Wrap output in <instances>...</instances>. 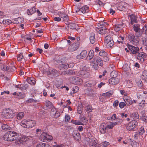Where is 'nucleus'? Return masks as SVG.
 <instances>
[{
	"mask_svg": "<svg viewBox=\"0 0 147 147\" xmlns=\"http://www.w3.org/2000/svg\"><path fill=\"white\" fill-rule=\"evenodd\" d=\"M19 134L14 131L7 132L3 137V140L8 141L12 142L17 139Z\"/></svg>",
	"mask_w": 147,
	"mask_h": 147,
	"instance_id": "f257e3e1",
	"label": "nucleus"
},
{
	"mask_svg": "<svg viewBox=\"0 0 147 147\" xmlns=\"http://www.w3.org/2000/svg\"><path fill=\"white\" fill-rule=\"evenodd\" d=\"M15 115V113L11 109H4L2 113L3 117L6 119H10L13 118Z\"/></svg>",
	"mask_w": 147,
	"mask_h": 147,
	"instance_id": "f03ea898",
	"label": "nucleus"
},
{
	"mask_svg": "<svg viewBox=\"0 0 147 147\" xmlns=\"http://www.w3.org/2000/svg\"><path fill=\"white\" fill-rule=\"evenodd\" d=\"M19 140L20 143H22L24 142H26V144H27V145L28 146L32 144V141L33 140V138L32 137L26 136H23Z\"/></svg>",
	"mask_w": 147,
	"mask_h": 147,
	"instance_id": "7ed1b4c3",
	"label": "nucleus"
},
{
	"mask_svg": "<svg viewBox=\"0 0 147 147\" xmlns=\"http://www.w3.org/2000/svg\"><path fill=\"white\" fill-rule=\"evenodd\" d=\"M136 37L134 36L133 34H129L128 36V38L129 41L133 44L137 45L139 42V39L138 37L140 36V34L138 35L136 34Z\"/></svg>",
	"mask_w": 147,
	"mask_h": 147,
	"instance_id": "20e7f679",
	"label": "nucleus"
},
{
	"mask_svg": "<svg viewBox=\"0 0 147 147\" xmlns=\"http://www.w3.org/2000/svg\"><path fill=\"white\" fill-rule=\"evenodd\" d=\"M53 138L52 136L45 132L42 133L40 135V140L42 141L47 142L52 140Z\"/></svg>",
	"mask_w": 147,
	"mask_h": 147,
	"instance_id": "39448f33",
	"label": "nucleus"
},
{
	"mask_svg": "<svg viewBox=\"0 0 147 147\" xmlns=\"http://www.w3.org/2000/svg\"><path fill=\"white\" fill-rule=\"evenodd\" d=\"M137 122L135 120H133L129 122L127 126V129L129 131L133 130L138 125Z\"/></svg>",
	"mask_w": 147,
	"mask_h": 147,
	"instance_id": "423d86ee",
	"label": "nucleus"
},
{
	"mask_svg": "<svg viewBox=\"0 0 147 147\" xmlns=\"http://www.w3.org/2000/svg\"><path fill=\"white\" fill-rule=\"evenodd\" d=\"M95 89L91 88H87L86 90V94L90 96H94L95 92Z\"/></svg>",
	"mask_w": 147,
	"mask_h": 147,
	"instance_id": "0eeeda50",
	"label": "nucleus"
},
{
	"mask_svg": "<svg viewBox=\"0 0 147 147\" xmlns=\"http://www.w3.org/2000/svg\"><path fill=\"white\" fill-rule=\"evenodd\" d=\"M26 124L27 128H31L35 125L36 123L34 121L29 119L26 120Z\"/></svg>",
	"mask_w": 147,
	"mask_h": 147,
	"instance_id": "6e6552de",
	"label": "nucleus"
},
{
	"mask_svg": "<svg viewBox=\"0 0 147 147\" xmlns=\"http://www.w3.org/2000/svg\"><path fill=\"white\" fill-rule=\"evenodd\" d=\"M82 79L80 78L76 77L72 78V83L74 84L80 85L82 84Z\"/></svg>",
	"mask_w": 147,
	"mask_h": 147,
	"instance_id": "1a4fd4ad",
	"label": "nucleus"
},
{
	"mask_svg": "<svg viewBox=\"0 0 147 147\" xmlns=\"http://www.w3.org/2000/svg\"><path fill=\"white\" fill-rule=\"evenodd\" d=\"M129 49L130 50L131 52L133 54L137 53L139 51V48L135 47L132 45H129L128 46Z\"/></svg>",
	"mask_w": 147,
	"mask_h": 147,
	"instance_id": "9d476101",
	"label": "nucleus"
},
{
	"mask_svg": "<svg viewBox=\"0 0 147 147\" xmlns=\"http://www.w3.org/2000/svg\"><path fill=\"white\" fill-rule=\"evenodd\" d=\"M119 82V79L118 78H111L109 80V83L113 85H115L117 84Z\"/></svg>",
	"mask_w": 147,
	"mask_h": 147,
	"instance_id": "9b49d317",
	"label": "nucleus"
},
{
	"mask_svg": "<svg viewBox=\"0 0 147 147\" xmlns=\"http://www.w3.org/2000/svg\"><path fill=\"white\" fill-rule=\"evenodd\" d=\"M87 55V51L86 50L83 51L77 55L76 58L78 59H81L84 58Z\"/></svg>",
	"mask_w": 147,
	"mask_h": 147,
	"instance_id": "f8f14e48",
	"label": "nucleus"
},
{
	"mask_svg": "<svg viewBox=\"0 0 147 147\" xmlns=\"http://www.w3.org/2000/svg\"><path fill=\"white\" fill-rule=\"evenodd\" d=\"M100 129L102 134H104L106 132V130L108 129L107 126L104 123L102 124L100 126Z\"/></svg>",
	"mask_w": 147,
	"mask_h": 147,
	"instance_id": "ddd939ff",
	"label": "nucleus"
},
{
	"mask_svg": "<svg viewBox=\"0 0 147 147\" xmlns=\"http://www.w3.org/2000/svg\"><path fill=\"white\" fill-rule=\"evenodd\" d=\"M93 60V62H94L96 60V63L99 66H102L103 65V61L100 57H97L96 58L94 57Z\"/></svg>",
	"mask_w": 147,
	"mask_h": 147,
	"instance_id": "4468645a",
	"label": "nucleus"
},
{
	"mask_svg": "<svg viewBox=\"0 0 147 147\" xmlns=\"http://www.w3.org/2000/svg\"><path fill=\"white\" fill-rule=\"evenodd\" d=\"M124 100L125 102V103L127 104V105L129 106L131 105L133 103L132 101L131 98L129 96H127L125 97Z\"/></svg>",
	"mask_w": 147,
	"mask_h": 147,
	"instance_id": "2eb2a0df",
	"label": "nucleus"
},
{
	"mask_svg": "<svg viewBox=\"0 0 147 147\" xmlns=\"http://www.w3.org/2000/svg\"><path fill=\"white\" fill-rule=\"evenodd\" d=\"M96 82L95 81H92L90 83L87 82L86 85L87 86L93 87V88L96 89Z\"/></svg>",
	"mask_w": 147,
	"mask_h": 147,
	"instance_id": "dca6fc26",
	"label": "nucleus"
},
{
	"mask_svg": "<svg viewBox=\"0 0 147 147\" xmlns=\"http://www.w3.org/2000/svg\"><path fill=\"white\" fill-rule=\"evenodd\" d=\"M130 17L131 20V25L133 24L134 23H137V18L135 15L132 14L130 15Z\"/></svg>",
	"mask_w": 147,
	"mask_h": 147,
	"instance_id": "f3484780",
	"label": "nucleus"
},
{
	"mask_svg": "<svg viewBox=\"0 0 147 147\" xmlns=\"http://www.w3.org/2000/svg\"><path fill=\"white\" fill-rule=\"evenodd\" d=\"M124 27L123 24L115 25L114 27V29L116 32H118L121 30Z\"/></svg>",
	"mask_w": 147,
	"mask_h": 147,
	"instance_id": "a211bd4d",
	"label": "nucleus"
},
{
	"mask_svg": "<svg viewBox=\"0 0 147 147\" xmlns=\"http://www.w3.org/2000/svg\"><path fill=\"white\" fill-rule=\"evenodd\" d=\"M133 28L134 30L136 33L140 34L139 31L140 30V25L138 24H134L133 26Z\"/></svg>",
	"mask_w": 147,
	"mask_h": 147,
	"instance_id": "6ab92c4d",
	"label": "nucleus"
},
{
	"mask_svg": "<svg viewBox=\"0 0 147 147\" xmlns=\"http://www.w3.org/2000/svg\"><path fill=\"white\" fill-rule=\"evenodd\" d=\"M113 90H110L106 93H103L102 95L105 97L108 98L111 96L113 94Z\"/></svg>",
	"mask_w": 147,
	"mask_h": 147,
	"instance_id": "aec40b11",
	"label": "nucleus"
},
{
	"mask_svg": "<svg viewBox=\"0 0 147 147\" xmlns=\"http://www.w3.org/2000/svg\"><path fill=\"white\" fill-rule=\"evenodd\" d=\"M24 21L23 18L22 17H19L16 18L13 21V23L14 24H20Z\"/></svg>",
	"mask_w": 147,
	"mask_h": 147,
	"instance_id": "412c9836",
	"label": "nucleus"
},
{
	"mask_svg": "<svg viewBox=\"0 0 147 147\" xmlns=\"http://www.w3.org/2000/svg\"><path fill=\"white\" fill-rule=\"evenodd\" d=\"M90 42L93 44L95 41V34L94 33H91L90 36Z\"/></svg>",
	"mask_w": 147,
	"mask_h": 147,
	"instance_id": "4be33fe9",
	"label": "nucleus"
},
{
	"mask_svg": "<svg viewBox=\"0 0 147 147\" xmlns=\"http://www.w3.org/2000/svg\"><path fill=\"white\" fill-rule=\"evenodd\" d=\"M27 82L29 84L32 85H34L35 84L36 81L33 78H28L27 79Z\"/></svg>",
	"mask_w": 147,
	"mask_h": 147,
	"instance_id": "5701e85b",
	"label": "nucleus"
},
{
	"mask_svg": "<svg viewBox=\"0 0 147 147\" xmlns=\"http://www.w3.org/2000/svg\"><path fill=\"white\" fill-rule=\"evenodd\" d=\"M94 55V53L93 51L92 50H90L89 51L88 55L86 57V59L89 60L92 59Z\"/></svg>",
	"mask_w": 147,
	"mask_h": 147,
	"instance_id": "b1692460",
	"label": "nucleus"
},
{
	"mask_svg": "<svg viewBox=\"0 0 147 147\" xmlns=\"http://www.w3.org/2000/svg\"><path fill=\"white\" fill-rule=\"evenodd\" d=\"M80 8V11L83 13H84L88 12V7L87 6H83Z\"/></svg>",
	"mask_w": 147,
	"mask_h": 147,
	"instance_id": "393cba45",
	"label": "nucleus"
},
{
	"mask_svg": "<svg viewBox=\"0 0 147 147\" xmlns=\"http://www.w3.org/2000/svg\"><path fill=\"white\" fill-rule=\"evenodd\" d=\"M36 11V9L35 7H32L31 9L27 10V13L28 15H31L35 13Z\"/></svg>",
	"mask_w": 147,
	"mask_h": 147,
	"instance_id": "a878e982",
	"label": "nucleus"
},
{
	"mask_svg": "<svg viewBox=\"0 0 147 147\" xmlns=\"http://www.w3.org/2000/svg\"><path fill=\"white\" fill-rule=\"evenodd\" d=\"M73 135V137L76 140H78L80 139V134L78 132H74Z\"/></svg>",
	"mask_w": 147,
	"mask_h": 147,
	"instance_id": "bb28decb",
	"label": "nucleus"
},
{
	"mask_svg": "<svg viewBox=\"0 0 147 147\" xmlns=\"http://www.w3.org/2000/svg\"><path fill=\"white\" fill-rule=\"evenodd\" d=\"M144 55L142 53H138L137 55V59L139 60H140L141 62H143L144 61Z\"/></svg>",
	"mask_w": 147,
	"mask_h": 147,
	"instance_id": "cd10ccee",
	"label": "nucleus"
},
{
	"mask_svg": "<svg viewBox=\"0 0 147 147\" xmlns=\"http://www.w3.org/2000/svg\"><path fill=\"white\" fill-rule=\"evenodd\" d=\"M45 105L47 109L51 108L53 106L52 103L48 100L46 101Z\"/></svg>",
	"mask_w": 147,
	"mask_h": 147,
	"instance_id": "c85d7f7f",
	"label": "nucleus"
},
{
	"mask_svg": "<svg viewBox=\"0 0 147 147\" xmlns=\"http://www.w3.org/2000/svg\"><path fill=\"white\" fill-rule=\"evenodd\" d=\"M117 72L115 71H112L110 73L111 78H117Z\"/></svg>",
	"mask_w": 147,
	"mask_h": 147,
	"instance_id": "c756f323",
	"label": "nucleus"
},
{
	"mask_svg": "<svg viewBox=\"0 0 147 147\" xmlns=\"http://www.w3.org/2000/svg\"><path fill=\"white\" fill-rule=\"evenodd\" d=\"M50 74H52L54 76H57L59 74L57 71L55 69H53L51 71H50Z\"/></svg>",
	"mask_w": 147,
	"mask_h": 147,
	"instance_id": "7c9ffc66",
	"label": "nucleus"
},
{
	"mask_svg": "<svg viewBox=\"0 0 147 147\" xmlns=\"http://www.w3.org/2000/svg\"><path fill=\"white\" fill-rule=\"evenodd\" d=\"M122 68L125 71H129L130 69L129 65L127 63H125L123 65Z\"/></svg>",
	"mask_w": 147,
	"mask_h": 147,
	"instance_id": "2f4dec72",
	"label": "nucleus"
},
{
	"mask_svg": "<svg viewBox=\"0 0 147 147\" xmlns=\"http://www.w3.org/2000/svg\"><path fill=\"white\" fill-rule=\"evenodd\" d=\"M1 127L3 130L5 131L10 130L11 128V127L8 125L5 124L2 125Z\"/></svg>",
	"mask_w": 147,
	"mask_h": 147,
	"instance_id": "473e14b6",
	"label": "nucleus"
},
{
	"mask_svg": "<svg viewBox=\"0 0 147 147\" xmlns=\"http://www.w3.org/2000/svg\"><path fill=\"white\" fill-rule=\"evenodd\" d=\"M36 147H50V146L48 144L41 143L38 144Z\"/></svg>",
	"mask_w": 147,
	"mask_h": 147,
	"instance_id": "72a5a7b5",
	"label": "nucleus"
},
{
	"mask_svg": "<svg viewBox=\"0 0 147 147\" xmlns=\"http://www.w3.org/2000/svg\"><path fill=\"white\" fill-rule=\"evenodd\" d=\"M107 47L108 48H110L112 47L114 45V42L113 40H111L109 42L105 43Z\"/></svg>",
	"mask_w": 147,
	"mask_h": 147,
	"instance_id": "f704fd0d",
	"label": "nucleus"
},
{
	"mask_svg": "<svg viewBox=\"0 0 147 147\" xmlns=\"http://www.w3.org/2000/svg\"><path fill=\"white\" fill-rule=\"evenodd\" d=\"M51 112V114L54 115L55 116L56 114H57V116L58 117L59 116L58 112L57 111L56 109L54 108H52Z\"/></svg>",
	"mask_w": 147,
	"mask_h": 147,
	"instance_id": "c9c22d12",
	"label": "nucleus"
},
{
	"mask_svg": "<svg viewBox=\"0 0 147 147\" xmlns=\"http://www.w3.org/2000/svg\"><path fill=\"white\" fill-rule=\"evenodd\" d=\"M99 55L103 57L107 56V54L106 52L103 50H101L99 52Z\"/></svg>",
	"mask_w": 147,
	"mask_h": 147,
	"instance_id": "e433bc0d",
	"label": "nucleus"
},
{
	"mask_svg": "<svg viewBox=\"0 0 147 147\" xmlns=\"http://www.w3.org/2000/svg\"><path fill=\"white\" fill-rule=\"evenodd\" d=\"M24 113L23 112L19 113L17 115V118L18 119H21L24 117Z\"/></svg>",
	"mask_w": 147,
	"mask_h": 147,
	"instance_id": "4c0bfd02",
	"label": "nucleus"
},
{
	"mask_svg": "<svg viewBox=\"0 0 147 147\" xmlns=\"http://www.w3.org/2000/svg\"><path fill=\"white\" fill-rule=\"evenodd\" d=\"M115 126V124L113 122H110L108 124L106 125L108 129H112Z\"/></svg>",
	"mask_w": 147,
	"mask_h": 147,
	"instance_id": "58836bf2",
	"label": "nucleus"
},
{
	"mask_svg": "<svg viewBox=\"0 0 147 147\" xmlns=\"http://www.w3.org/2000/svg\"><path fill=\"white\" fill-rule=\"evenodd\" d=\"M111 40H113L112 38L109 35L106 36L105 38V43L110 42Z\"/></svg>",
	"mask_w": 147,
	"mask_h": 147,
	"instance_id": "ea45409f",
	"label": "nucleus"
},
{
	"mask_svg": "<svg viewBox=\"0 0 147 147\" xmlns=\"http://www.w3.org/2000/svg\"><path fill=\"white\" fill-rule=\"evenodd\" d=\"M99 146V144L96 141L94 140L92 142V144L90 146V147H98Z\"/></svg>",
	"mask_w": 147,
	"mask_h": 147,
	"instance_id": "a19ab883",
	"label": "nucleus"
},
{
	"mask_svg": "<svg viewBox=\"0 0 147 147\" xmlns=\"http://www.w3.org/2000/svg\"><path fill=\"white\" fill-rule=\"evenodd\" d=\"M130 116L133 118L137 119L139 118V115L138 113L136 112H134L131 114Z\"/></svg>",
	"mask_w": 147,
	"mask_h": 147,
	"instance_id": "79ce46f5",
	"label": "nucleus"
},
{
	"mask_svg": "<svg viewBox=\"0 0 147 147\" xmlns=\"http://www.w3.org/2000/svg\"><path fill=\"white\" fill-rule=\"evenodd\" d=\"M71 122L73 124H74L76 125H83V124L81 121H79L77 120H73Z\"/></svg>",
	"mask_w": 147,
	"mask_h": 147,
	"instance_id": "37998d69",
	"label": "nucleus"
},
{
	"mask_svg": "<svg viewBox=\"0 0 147 147\" xmlns=\"http://www.w3.org/2000/svg\"><path fill=\"white\" fill-rule=\"evenodd\" d=\"M85 110L88 113H90L92 111V109L91 106L88 105L86 106Z\"/></svg>",
	"mask_w": 147,
	"mask_h": 147,
	"instance_id": "c03bdc74",
	"label": "nucleus"
},
{
	"mask_svg": "<svg viewBox=\"0 0 147 147\" xmlns=\"http://www.w3.org/2000/svg\"><path fill=\"white\" fill-rule=\"evenodd\" d=\"M11 21L9 19H4L2 21L3 24L5 25H8L11 23Z\"/></svg>",
	"mask_w": 147,
	"mask_h": 147,
	"instance_id": "a18cd8bd",
	"label": "nucleus"
},
{
	"mask_svg": "<svg viewBox=\"0 0 147 147\" xmlns=\"http://www.w3.org/2000/svg\"><path fill=\"white\" fill-rule=\"evenodd\" d=\"M106 28H98L97 31L99 32L100 34H102L106 32Z\"/></svg>",
	"mask_w": 147,
	"mask_h": 147,
	"instance_id": "49530a36",
	"label": "nucleus"
},
{
	"mask_svg": "<svg viewBox=\"0 0 147 147\" xmlns=\"http://www.w3.org/2000/svg\"><path fill=\"white\" fill-rule=\"evenodd\" d=\"M92 62L93 63H92L91 65L92 66V67L95 70H97L98 68V64H96L95 63H94V62H93V60L92 59Z\"/></svg>",
	"mask_w": 147,
	"mask_h": 147,
	"instance_id": "de8ad7c7",
	"label": "nucleus"
},
{
	"mask_svg": "<svg viewBox=\"0 0 147 147\" xmlns=\"http://www.w3.org/2000/svg\"><path fill=\"white\" fill-rule=\"evenodd\" d=\"M124 40V37L121 36H120L118 38V40H117V42H118L119 43H122L123 44V41Z\"/></svg>",
	"mask_w": 147,
	"mask_h": 147,
	"instance_id": "09e8293b",
	"label": "nucleus"
},
{
	"mask_svg": "<svg viewBox=\"0 0 147 147\" xmlns=\"http://www.w3.org/2000/svg\"><path fill=\"white\" fill-rule=\"evenodd\" d=\"M68 27L72 29H75L76 28V25L75 24L73 23L69 24L68 25Z\"/></svg>",
	"mask_w": 147,
	"mask_h": 147,
	"instance_id": "8fccbe9b",
	"label": "nucleus"
},
{
	"mask_svg": "<svg viewBox=\"0 0 147 147\" xmlns=\"http://www.w3.org/2000/svg\"><path fill=\"white\" fill-rule=\"evenodd\" d=\"M9 94V91H4L3 92H2L1 93V95H3L2 98L4 99V98L6 97L5 94Z\"/></svg>",
	"mask_w": 147,
	"mask_h": 147,
	"instance_id": "3c124183",
	"label": "nucleus"
},
{
	"mask_svg": "<svg viewBox=\"0 0 147 147\" xmlns=\"http://www.w3.org/2000/svg\"><path fill=\"white\" fill-rule=\"evenodd\" d=\"M109 143L108 142H103L101 143V146L102 147H107L109 145Z\"/></svg>",
	"mask_w": 147,
	"mask_h": 147,
	"instance_id": "603ef678",
	"label": "nucleus"
},
{
	"mask_svg": "<svg viewBox=\"0 0 147 147\" xmlns=\"http://www.w3.org/2000/svg\"><path fill=\"white\" fill-rule=\"evenodd\" d=\"M20 125L24 127L27 128L26 120V121H22L20 123Z\"/></svg>",
	"mask_w": 147,
	"mask_h": 147,
	"instance_id": "864d4df0",
	"label": "nucleus"
},
{
	"mask_svg": "<svg viewBox=\"0 0 147 147\" xmlns=\"http://www.w3.org/2000/svg\"><path fill=\"white\" fill-rule=\"evenodd\" d=\"M80 121H81L83 123V125L84 124H85L87 122V119L85 117H82L80 118Z\"/></svg>",
	"mask_w": 147,
	"mask_h": 147,
	"instance_id": "5fc2aeb1",
	"label": "nucleus"
},
{
	"mask_svg": "<svg viewBox=\"0 0 147 147\" xmlns=\"http://www.w3.org/2000/svg\"><path fill=\"white\" fill-rule=\"evenodd\" d=\"M60 66L61 68L66 69L69 67V65L67 63H64L61 64Z\"/></svg>",
	"mask_w": 147,
	"mask_h": 147,
	"instance_id": "6e6d98bb",
	"label": "nucleus"
},
{
	"mask_svg": "<svg viewBox=\"0 0 147 147\" xmlns=\"http://www.w3.org/2000/svg\"><path fill=\"white\" fill-rule=\"evenodd\" d=\"M23 58L22 53H20L17 56V59L18 61H20Z\"/></svg>",
	"mask_w": 147,
	"mask_h": 147,
	"instance_id": "4d7b16f0",
	"label": "nucleus"
},
{
	"mask_svg": "<svg viewBox=\"0 0 147 147\" xmlns=\"http://www.w3.org/2000/svg\"><path fill=\"white\" fill-rule=\"evenodd\" d=\"M145 100H143L139 103V106L140 107L143 108L145 106Z\"/></svg>",
	"mask_w": 147,
	"mask_h": 147,
	"instance_id": "13d9d810",
	"label": "nucleus"
},
{
	"mask_svg": "<svg viewBox=\"0 0 147 147\" xmlns=\"http://www.w3.org/2000/svg\"><path fill=\"white\" fill-rule=\"evenodd\" d=\"M144 131H145L144 130V128L142 127H141L139 129V131H137V132L138 133H139V134L140 135H141L143 134L144 133Z\"/></svg>",
	"mask_w": 147,
	"mask_h": 147,
	"instance_id": "bf43d9fd",
	"label": "nucleus"
},
{
	"mask_svg": "<svg viewBox=\"0 0 147 147\" xmlns=\"http://www.w3.org/2000/svg\"><path fill=\"white\" fill-rule=\"evenodd\" d=\"M116 120L117 121L113 122L115 125H119L122 121L121 119L118 118Z\"/></svg>",
	"mask_w": 147,
	"mask_h": 147,
	"instance_id": "052dcab7",
	"label": "nucleus"
},
{
	"mask_svg": "<svg viewBox=\"0 0 147 147\" xmlns=\"http://www.w3.org/2000/svg\"><path fill=\"white\" fill-rule=\"evenodd\" d=\"M78 44H75L71 46V48H73L74 51L76 50L78 48Z\"/></svg>",
	"mask_w": 147,
	"mask_h": 147,
	"instance_id": "680f3d73",
	"label": "nucleus"
},
{
	"mask_svg": "<svg viewBox=\"0 0 147 147\" xmlns=\"http://www.w3.org/2000/svg\"><path fill=\"white\" fill-rule=\"evenodd\" d=\"M126 105L125 102H121L119 103V106L121 109L123 108Z\"/></svg>",
	"mask_w": 147,
	"mask_h": 147,
	"instance_id": "e2e57ef3",
	"label": "nucleus"
},
{
	"mask_svg": "<svg viewBox=\"0 0 147 147\" xmlns=\"http://www.w3.org/2000/svg\"><path fill=\"white\" fill-rule=\"evenodd\" d=\"M79 90V88L77 86H75L72 88V91L73 93H75L77 92Z\"/></svg>",
	"mask_w": 147,
	"mask_h": 147,
	"instance_id": "0e129e2a",
	"label": "nucleus"
},
{
	"mask_svg": "<svg viewBox=\"0 0 147 147\" xmlns=\"http://www.w3.org/2000/svg\"><path fill=\"white\" fill-rule=\"evenodd\" d=\"M17 94L20 98H23L24 96V94L23 92H19Z\"/></svg>",
	"mask_w": 147,
	"mask_h": 147,
	"instance_id": "69168bd1",
	"label": "nucleus"
},
{
	"mask_svg": "<svg viewBox=\"0 0 147 147\" xmlns=\"http://www.w3.org/2000/svg\"><path fill=\"white\" fill-rule=\"evenodd\" d=\"M142 75L145 78H147V71L144 70L143 72Z\"/></svg>",
	"mask_w": 147,
	"mask_h": 147,
	"instance_id": "338daca9",
	"label": "nucleus"
},
{
	"mask_svg": "<svg viewBox=\"0 0 147 147\" xmlns=\"http://www.w3.org/2000/svg\"><path fill=\"white\" fill-rule=\"evenodd\" d=\"M140 135L137 132L135 133L134 136V138L135 139H137Z\"/></svg>",
	"mask_w": 147,
	"mask_h": 147,
	"instance_id": "774afa93",
	"label": "nucleus"
}]
</instances>
